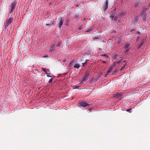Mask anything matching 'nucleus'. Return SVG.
I'll return each mask as SVG.
<instances>
[{
	"label": "nucleus",
	"instance_id": "bb28decb",
	"mask_svg": "<svg viewBox=\"0 0 150 150\" xmlns=\"http://www.w3.org/2000/svg\"><path fill=\"white\" fill-rule=\"evenodd\" d=\"M42 70L43 71H44V72L46 73V72H47V71L45 70V69L44 68H42Z\"/></svg>",
	"mask_w": 150,
	"mask_h": 150
},
{
	"label": "nucleus",
	"instance_id": "c756f323",
	"mask_svg": "<svg viewBox=\"0 0 150 150\" xmlns=\"http://www.w3.org/2000/svg\"><path fill=\"white\" fill-rule=\"evenodd\" d=\"M109 74V73H108V72H107V73L106 74H105L104 75V76L105 77H106L108 75V74Z\"/></svg>",
	"mask_w": 150,
	"mask_h": 150
},
{
	"label": "nucleus",
	"instance_id": "f704fd0d",
	"mask_svg": "<svg viewBox=\"0 0 150 150\" xmlns=\"http://www.w3.org/2000/svg\"><path fill=\"white\" fill-rule=\"evenodd\" d=\"M140 32L139 31H137V34H138V35H140Z\"/></svg>",
	"mask_w": 150,
	"mask_h": 150
},
{
	"label": "nucleus",
	"instance_id": "ea45409f",
	"mask_svg": "<svg viewBox=\"0 0 150 150\" xmlns=\"http://www.w3.org/2000/svg\"><path fill=\"white\" fill-rule=\"evenodd\" d=\"M139 37L138 36L137 38V40H138L139 39Z\"/></svg>",
	"mask_w": 150,
	"mask_h": 150
},
{
	"label": "nucleus",
	"instance_id": "c9c22d12",
	"mask_svg": "<svg viewBox=\"0 0 150 150\" xmlns=\"http://www.w3.org/2000/svg\"><path fill=\"white\" fill-rule=\"evenodd\" d=\"M120 15L121 16H123L124 15V13H122L120 14Z\"/></svg>",
	"mask_w": 150,
	"mask_h": 150
},
{
	"label": "nucleus",
	"instance_id": "6e6552de",
	"mask_svg": "<svg viewBox=\"0 0 150 150\" xmlns=\"http://www.w3.org/2000/svg\"><path fill=\"white\" fill-rule=\"evenodd\" d=\"M80 67V65L79 63L75 64L74 66V68L78 69Z\"/></svg>",
	"mask_w": 150,
	"mask_h": 150
},
{
	"label": "nucleus",
	"instance_id": "2f4dec72",
	"mask_svg": "<svg viewBox=\"0 0 150 150\" xmlns=\"http://www.w3.org/2000/svg\"><path fill=\"white\" fill-rule=\"evenodd\" d=\"M129 51V50H127L125 51L124 53H126L127 52H128Z\"/></svg>",
	"mask_w": 150,
	"mask_h": 150
},
{
	"label": "nucleus",
	"instance_id": "79ce46f5",
	"mask_svg": "<svg viewBox=\"0 0 150 150\" xmlns=\"http://www.w3.org/2000/svg\"><path fill=\"white\" fill-rule=\"evenodd\" d=\"M124 62L125 63H127V62H126V61L125 60L124 61Z\"/></svg>",
	"mask_w": 150,
	"mask_h": 150
},
{
	"label": "nucleus",
	"instance_id": "58836bf2",
	"mask_svg": "<svg viewBox=\"0 0 150 150\" xmlns=\"http://www.w3.org/2000/svg\"><path fill=\"white\" fill-rule=\"evenodd\" d=\"M106 62L105 61H103V63H105Z\"/></svg>",
	"mask_w": 150,
	"mask_h": 150
},
{
	"label": "nucleus",
	"instance_id": "37998d69",
	"mask_svg": "<svg viewBox=\"0 0 150 150\" xmlns=\"http://www.w3.org/2000/svg\"><path fill=\"white\" fill-rule=\"evenodd\" d=\"M119 95V94L118 93H117V96H118Z\"/></svg>",
	"mask_w": 150,
	"mask_h": 150
},
{
	"label": "nucleus",
	"instance_id": "f8f14e48",
	"mask_svg": "<svg viewBox=\"0 0 150 150\" xmlns=\"http://www.w3.org/2000/svg\"><path fill=\"white\" fill-rule=\"evenodd\" d=\"M140 1V0H137V1L134 5V7H137L138 5V4L139 3Z\"/></svg>",
	"mask_w": 150,
	"mask_h": 150
},
{
	"label": "nucleus",
	"instance_id": "b1692460",
	"mask_svg": "<svg viewBox=\"0 0 150 150\" xmlns=\"http://www.w3.org/2000/svg\"><path fill=\"white\" fill-rule=\"evenodd\" d=\"M61 43V42H59V43L57 44V46L58 47H59L60 45V44Z\"/></svg>",
	"mask_w": 150,
	"mask_h": 150
},
{
	"label": "nucleus",
	"instance_id": "7ed1b4c3",
	"mask_svg": "<svg viewBox=\"0 0 150 150\" xmlns=\"http://www.w3.org/2000/svg\"><path fill=\"white\" fill-rule=\"evenodd\" d=\"M59 21V26L60 28L61 26L63 25V22L64 21V18L62 17H60L58 19Z\"/></svg>",
	"mask_w": 150,
	"mask_h": 150
},
{
	"label": "nucleus",
	"instance_id": "72a5a7b5",
	"mask_svg": "<svg viewBox=\"0 0 150 150\" xmlns=\"http://www.w3.org/2000/svg\"><path fill=\"white\" fill-rule=\"evenodd\" d=\"M72 64H73V62H71L70 63L69 66H71Z\"/></svg>",
	"mask_w": 150,
	"mask_h": 150
},
{
	"label": "nucleus",
	"instance_id": "2eb2a0df",
	"mask_svg": "<svg viewBox=\"0 0 150 150\" xmlns=\"http://www.w3.org/2000/svg\"><path fill=\"white\" fill-rule=\"evenodd\" d=\"M93 28V26L91 27L90 28L87 30L86 31V32H89L90 31H91Z\"/></svg>",
	"mask_w": 150,
	"mask_h": 150
},
{
	"label": "nucleus",
	"instance_id": "4c0bfd02",
	"mask_svg": "<svg viewBox=\"0 0 150 150\" xmlns=\"http://www.w3.org/2000/svg\"><path fill=\"white\" fill-rule=\"evenodd\" d=\"M117 55H115V56H114V59H116L117 57Z\"/></svg>",
	"mask_w": 150,
	"mask_h": 150
},
{
	"label": "nucleus",
	"instance_id": "a19ab883",
	"mask_svg": "<svg viewBox=\"0 0 150 150\" xmlns=\"http://www.w3.org/2000/svg\"><path fill=\"white\" fill-rule=\"evenodd\" d=\"M116 18H115L114 19V21H115V20H116Z\"/></svg>",
	"mask_w": 150,
	"mask_h": 150
},
{
	"label": "nucleus",
	"instance_id": "7c9ffc66",
	"mask_svg": "<svg viewBox=\"0 0 150 150\" xmlns=\"http://www.w3.org/2000/svg\"><path fill=\"white\" fill-rule=\"evenodd\" d=\"M115 62L113 64L112 66H113V68L115 66Z\"/></svg>",
	"mask_w": 150,
	"mask_h": 150
},
{
	"label": "nucleus",
	"instance_id": "aec40b11",
	"mask_svg": "<svg viewBox=\"0 0 150 150\" xmlns=\"http://www.w3.org/2000/svg\"><path fill=\"white\" fill-rule=\"evenodd\" d=\"M88 61V60H86V62H85L84 63H82V64H83V66H85V65L87 63V62H86V61Z\"/></svg>",
	"mask_w": 150,
	"mask_h": 150
},
{
	"label": "nucleus",
	"instance_id": "c85d7f7f",
	"mask_svg": "<svg viewBox=\"0 0 150 150\" xmlns=\"http://www.w3.org/2000/svg\"><path fill=\"white\" fill-rule=\"evenodd\" d=\"M13 10H14L13 9L11 8V9L10 11V13H11L13 12Z\"/></svg>",
	"mask_w": 150,
	"mask_h": 150
},
{
	"label": "nucleus",
	"instance_id": "f257e3e1",
	"mask_svg": "<svg viewBox=\"0 0 150 150\" xmlns=\"http://www.w3.org/2000/svg\"><path fill=\"white\" fill-rule=\"evenodd\" d=\"M13 20L12 17H10L8 19H7L5 23V29H6L8 27V25L10 24Z\"/></svg>",
	"mask_w": 150,
	"mask_h": 150
},
{
	"label": "nucleus",
	"instance_id": "9b49d317",
	"mask_svg": "<svg viewBox=\"0 0 150 150\" xmlns=\"http://www.w3.org/2000/svg\"><path fill=\"white\" fill-rule=\"evenodd\" d=\"M115 15V13H114L112 12L111 13L110 17H111V18L112 19V20L114 18Z\"/></svg>",
	"mask_w": 150,
	"mask_h": 150
},
{
	"label": "nucleus",
	"instance_id": "ddd939ff",
	"mask_svg": "<svg viewBox=\"0 0 150 150\" xmlns=\"http://www.w3.org/2000/svg\"><path fill=\"white\" fill-rule=\"evenodd\" d=\"M54 44H53V46L51 47L50 48V52H52V51H53L54 50Z\"/></svg>",
	"mask_w": 150,
	"mask_h": 150
},
{
	"label": "nucleus",
	"instance_id": "de8ad7c7",
	"mask_svg": "<svg viewBox=\"0 0 150 150\" xmlns=\"http://www.w3.org/2000/svg\"><path fill=\"white\" fill-rule=\"evenodd\" d=\"M117 1V0H116Z\"/></svg>",
	"mask_w": 150,
	"mask_h": 150
},
{
	"label": "nucleus",
	"instance_id": "49530a36",
	"mask_svg": "<svg viewBox=\"0 0 150 150\" xmlns=\"http://www.w3.org/2000/svg\"><path fill=\"white\" fill-rule=\"evenodd\" d=\"M134 30H131V31H133Z\"/></svg>",
	"mask_w": 150,
	"mask_h": 150
},
{
	"label": "nucleus",
	"instance_id": "393cba45",
	"mask_svg": "<svg viewBox=\"0 0 150 150\" xmlns=\"http://www.w3.org/2000/svg\"><path fill=\"white\" fill-rule=\"evenodd\" d=\"M52 80H53V79H50V80H49V82H48V83H51L52 81Z\"/></svg>",
	"mask_w": 150,
	"mask_h": 150
},
{
	"label": "nucleus",
	"instance_id": "20e7f679",
	"mask_svg": "<svg viewBox=\"0 0 150 150\" xmlns=\"http://www.w3.org/2000/svg\"><path fill=\"white\" fill-rule=\"evenodd\" d=\"M79 104L81 106L84 107H85L89 105L87 103L83 101H81L80 102Z\"/></svg>",
	"mask_w": 150,
	"mask_h": 150
},
{
	"label": "nucleus",
	"instance_id": "473e14b6",
	"mask_svg": "<svg viewBox=\"0 0 150 150\" xmlns=\"http://www.w3.org/2000/svg\"><path fill=\"white\" fill-rule=\"evenodd\" d=\"M121 59H120V60L118 61H117V62H115V63H119L120 62H121Z\"/></svg>",
	"mask_w": 150,
	"mask_h": 150
},
{
	"label": "nucleus",
	"instance_id": "f03ea898",
	"mask_svg": "<svg viewBox=\"0 0 150 150\" xmlns=\"http://www.w3.org/2000/svg\"><path fill=\"white\" fill-rule=\"evenodd\" d=\"M108 0H106L103 3V8L104 10L106 11L107 9L108 6Z\"/></svg>",
	"mask_w": 150,
	"mask_h": 150
},
{
	"label": "nucleus",
	"instance_id": "f3484780",
	"mask_svg": "<svg viewBox=\"0 0 150 150\" xmlns=\"http://www.w3.org/2000/svg\"><path fill=\"white\" fill-rule=\"evenodd\" d=\"M89 72L88 71H87L86 72V74L85 75L88 77L90 75L89 74Z\"/></svg>",
	"mask_w": 150,
	"mask_h": 150
},
{
	"label": "nucleus",
	"instance_id": "412c9836",
	"mask_svg": "<svg viewBox=\"0 0 150 150\" xmlns=\"http://www.w3.org/2000/svg\"><path fill=\"white\" fill-rule=\"evenodd\" d=\"M46 74L47 76V77H52V76H51L47 72H46Z\"/></svg>",
	"mask_w": 150,
	"mask_h": 150
},
{
	"label": "nucleus",
	"instance_id": "0eeeda50",
	"mask_svg": "<svg viewBox=\"0 0 150 150\" xmlns=\"http://www.w3.org/2000/svg\"><path fill=\"white\" fill-rule=\"evenodd\" d=\"M146 10V8H144L142 12L141 16L145 15Z\"/></svg>",
	"mask_w": 150,
	"mask_h": 150
},
{
	"label": "nucleus",
	"instance_id": "cd10ccee",
	"mask_svg": "<svg viewBox=\"0 0 150 150\" xmlns=\"http://www.w3.org/2000/svg\"><path fill=\"white\" fill-rule=\"evenodd\" d=\"M118 70V69L117 68H116L115 69L114 72L115 73L116 72H117Z\"/></svg>",
	"mask_w": 150,
	"mask_h": 150
},
{
	"label": "nucleus",
	"instance_id": "423d86ee",
	"mask_svg": "<svg viewBox=\"0 0 150 150\" xmlns=\"http://www.w3.org/2000/svg\"><path fill=\"white\" fill-rule=\"evenodd\" d=\"M55 21L51 22L50 23H47L46 24V25L47 26H49L51 25H55Z\"/></svg>",
	"mask_w": 150,
	"mask_h": 150
},
{
	"label": "nucleus",
	"instance_id": "1a4fd4ad",
	"mask_svg": "<svg viewBox=\"0 0 150 150\" xmlns=\"http://www.w3.org/2000/svg\"><path fill=\"white\" fill-rule=\"evenodd\" d=\"M144 42V40H143L141 41V42L140 43L139 45L138 46V48H140L142 45H143Z\"/></svg>",
	"mask_w": 150,
	"mask_h": 150
},
{
	"label": "nucleus",
	"instance_id": "39448f33",
	"mask_svg": "<svg viewBox=\"0 0 150 150\" xmlns=\"http://www.w3.org/2000/svg\"><path fill=\"white\" fill-rule=\"evenodd\" d=\"M16 1H14L11 4V8L13 9H15L16 5Z\"/></svg>",
	"mask_w": 150,
	"mask_h": 150
},
{
	"label": "nucleus",
	"instance_id": "a18cd8bd",
	"mask_svg": "<svg viewBox=\"0 0 150 150\" xmlns=\"http://www.w3.org/2000/svg\"><path fill=\"white\" fill-rule=\"evenodd\" d=\"M65 61V60H64L63 61V62H64Z\"/></svg>",
	"mask_w": 150,
	"mask_h": 150
},
{
	"label": "nucleus",
	"instance_id": "4468645a",
	"mask_svg": "<svg viewBox=\"0 0 150 150\" xmlns=\"http://www.w3.org/2000/svg\"><path fill=\"white\" fill-rule=\"evenodd\" d=\"M142 17L143 18V20L144 21H146V15H142Z\"/></svg>",
	"mask_w": 150,
	"mask_h": 150
},
{
	"label": "nucleus",
	"instance_id": "c03bdc74",
	"mask_svg": "<svg viewBox=\"0 0 150 150\" xmlns=\"http://www.w3.org/2000/svg\"><path fill=\"white\" fill-rule=\"evenodd\" d=\"M47 57V56H45V57Z\"/></svg>",
	"mask_w": 150,
	"mask_h": 150
},
{
	"label": "nucleus",
	"instance_id": "5701e85b",
	"mask_svg": "<svg viewBox=\"0 0 150 150\" xmlns=\"http://www.w3.org/2000/svg\"><path fill=\"white\" fill-rule=\"evenodd\" d=\"M131 110H132V109L131 108H130L129 109H127L126 110V111L127 112H131L130 111Z\"/></svg>",
	"mask_w": 150,
	"mask_h": 150
},
{
	"label": "nucleus",
	"instance_id": "a211bd4d",
	"mask_svg": "<svg viewBox=\"0 0 150 150\" xmlns=\"http://www.w3.org/2000/svg\"><path fill=\"white\" fill-rule=\"evenodd\" d=\"M100 38V37H99L98 36H96L94 37L93 39V40H95V39H99Z\"/></svg>",
	"mask_w": 150,
	"mask_h": 150
},
{
	"label": "nucleus",
	"instance_id": "9d476101",
	"mask_svg": "<svg viewBox=\"0 0 150 150\" xmlns=\"http://www.w3.org/2000/svg\"><path fill=\"white\" fill-rule=\"evenodd\" d=\"M88 79V77L85 75L83 78L82 81H86Z\"/></svg>",
	"mask_w": 150,
	"mask_h": 150
},
{
	"label": "nucleus",
	"instance_id": "e433bc0d",
	"mask_svg": "<svg viewBox=\"0 0 150 150\" xmlns=\"http://www.w3.org/2000/svg\"><path fill=\"white\" fill-rule=\"evenodd\" d=\"M78 15H75V18H77L78 17Z\"/></svg>",
	"mask_w": 150,
	"mask_h": 150
},
{
	"label": "nucleus",
	"instance_id": "6ab92c4d",
	"mask_svg": "<svg viewBox=\"0 0 150 150\" xmlns=\"http://www.w3.org/2000/svg\"><path fill=\"white\" fill-rule=\"evenodd\" d=\"M129 44H126L125 46V49H127V48L129 46Z\"/></svg>",
	"mask_w": 150,
	"mask_h": 150
},
{
	"label": "nucleus",
	"instance_id": "4be33fe9",
	"mask_svg": "<svg viewBox=\"0 0 150 150\" xmlns=\"http://www.w3.org/2000/svg\"><path fill=\"white\" fill-rule=\"evenodd\" d=\"M102 56H104V57H105L106 58H108V56L106 54H102Z\"/></svg>",
	"mask_w": 150,
	"mask_h": 150
},
{
	"label": "nucleus",
	"instance_id": "a878e982",
	"mask_svg": "<svg viewBox=\"0 0 150 150\" xmlns=\"http://www.w3.org/2000/svg\"><path fill=\"white\" fill-rule=\"evenodd\" d=\"M126 64H125L124 66H123V67L121 68V69H120L121 71H122L125 67V65H126Z\"/></svg>",
	"mask_w": 150,
	"mask_h": 150
},
{
	"label": "nucleus",
	"instance_id": "dca6fc26",
	"mask_svg": "<svg viewBox=\"0 0 150 150\" xmlns=\"http://www.w3.org/2000/svg\"><path fill=\"white\" fill-rule=\"evenodd\" d=\"M113 69V66H111L110 68V69L108 70V71H107L108 73H109V72H110L112 71V69Z\"/></svg>",
	"mask_w": 150,
	"mask_h": 150
}]
</instances>
